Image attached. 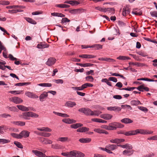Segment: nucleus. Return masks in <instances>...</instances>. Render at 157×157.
<instances>
[{
  "mask_svg": "<svg viewBox=\"0 0 157 157\" xmlns=\"http://www.w3.org/2000/svg\"><path fill=\"white\" fill-rule=\"evenodd\" d=\"M52 147L55 149H61L62 147L58 144H52Z\"/></svg>",
  "mask_w": 157,
  "mask_h": 157,
  "instance_id": "nucleus-35",
  "label": "nucleus"
},
{
  "mask_svg": "<svg viewBox=\"0 0 157 157\" xmlns=\"http://www.w3.org/2000/svg\"><path fill=\"white\" fill-rule=\"evenodd\" d=\"M95 9L101 12H105V8H102L101 7L98 6L95 7Z\"/></svg>",
  "mask_w": 157,
  "mask_h": 157,
  "instance_id": "nucleus-58",
  "label": "nucleus"
},
{
  "mask_svg": "<svg viewBox=\"0 0 157 157\" xmlns=\"http://www.w3.org/2000/svg\"><path fill=\"white\" fill-rule=\"evenodd\" d=\"M137 89L140 91H144V90L148 91H149V88L147 87H145L144 85H141L137 88Z\"/></svg>",
  "mask_w": 157,
  "mask_h": 157,
  "instance_id": "nucleus-16",
  "label": "nucleus"
},
{
  "mask_svg": "<svg viewBox=\"0 0 157 157\" xmlns=\"http://www.w3.org/2000/svg\"><path fill=\"white\" fill-rule=\"evenodd\" d=\"M48 96V93L45 91L41 94L39 96V99L40 101L42 102L44 101V99L46 98Z\"/></svg>",
  "mask_w": 157,
  "mask_h": 157,
  "instance_id": "nucleus-11",
  "label": "nucleus"
},
{
  "mask_svg": "<svg viewBox=\"0 0 157 157\" xmlns=\"http://www.w3.org/2000/svg\"><path fill=\"white\" fill-rule=\"evenodd\" d=\"M93 86V85L92 84L86 83L82 85L81 86L82 89L83 90L84 89L87 88L88 87H92Z\"/></svg>",
  "mask_w": 157,
  "mask_h": 157,
  "instance_id": "nucleus-34",
  "label": "nucleus"
},
{
  "mask_svg": "<svg viewBox=\"0 0 157 157\" xmlns=\"http://www.w3.org/2000/svg\"><path fill=\"white\" fill-rule=\"evenodd\" d=\"M11 123L20 126H24L25 124V122L23 121H11Z\"/></svg>",
  "mask_w": 157,
  "mask_h": 157,
  "instance_id": "nucleus-22",
  "label": "nucleus"
},
{
  "mask_svg": "<svg viewBox=\"0 0 157 157\" xmlns=\"http://www.w3.org/2000/svg\"><path fill=\"white\" fill-rule=\"evenodd\" d=\"M99 148L103 151H105L107 152L109 154L113 153V152L110 151V150H108V149L106 147V146L105 148H103L102 147H100Z\"/></svg>",
  "mask_w": 157,
  "mask_h": 157,
  "instance_id": "nucleus-46",
  "label": "nucleus"
},
{
  "mask_svg": "<svg viewBox=\"0 0 157 157\" xmlns=\"http://www.w3.org/2000/svg\"><path fill=\"white\" fill-rule=\"evenodd\" d=\"M10 142V140L5 139H0V143H2L3 144L7 143Z\"/></svg>",
  "mask_w": 157,
  "mask_h": 157,
  "instance_id": "nucleus-56",
  "label": "nucleus"
},
{
  "mask_svg": "<svg viewBox=\"0 0 157 157\" xmlns=\"http://www.w3.org/2000/svg\"><path fill=\"white\" fill-rule=\"evenodd\" d=\"M6 128V126L4 125H2L0 126V134H3L4 133L3 129Z\"/></svg>",
  "mask_w": 157,
  "mask_h": 157,
  "instance_id": "nucleus-62",
  "label": "nucleus"
},
{
  "mask_svg": "<svg viewBox=\"0 0 157 157\" xmlns=\"http://www.w3.org/2000/svg\"><path fill=\"white\" fill-rule=\"evenodd\" d=\"M86 81L90 82H93L94 80L93 78L91 76H86Z\"/></svg>",
  "mask_w": 157,
  "mask_h": 157,
  "instance_id": "nucleus-50",
  "label": "nucleus"
},
{
  "mask_svg": "<svg viewBox=\"0 0 157 157\" xmlns=\"http://www.w3.org/2000/svg\"><path fill=\"white\" fill-rule=\"evenodd\" d=\"M43 131L46 132H51L52 129L48 127H43Z\"/></svg>",
  "mask_w": 157,
  "mask_h": 157,
  "instance_id": "nucleus-60",
  "label": "nucleus"
},
{
  "mask_svg": "<svg viewBox=\"0 0 157 157\" xmlns=\"http://www.w3.org/2000/svg\"><path fill=\"white\" fill-rule=\"evenodd\" d=\"M116 129L117 128H122L124 127V125L118 122H115Z\"/></svg>",
  "mask_w": 157,
  "mask_h": 157,
  "instance_id": "nucleus-39",
  "label": "nucleus"
},
{
  "mask_svg": "<svg viewBox=\"0 0 157 157\" xmlns=\"http://www.w3.org/2000/svg\"><path fill=\"white\" fill-rule=\"evenodd\" d=\"M102 113L101 112L97 111H92V114H91V116H98L100 114Z\"/></svg>",
  "mask_w": 157,
  "mask_h": 157,
  "instance_id": "nucleus-51",
  "label": "nucleus"
},
{
  "mask_svg": "<svg viewBox=\"0 0 157 157\" xmlns=\"http://www.w3.org/2000/svg\"><path fill=\"white\" fill-rule=\"evenodd\" d=\"M40 135V136L44 137H48L51 135V133L48 132H42Z\"/></svg>",
  "mask_w": 157,
  "mask_h": 157,
  "instance_id": "nucleus-49",
  "label": "nucleus"
},
{
  "mask_svg": "<svg viewBox=\"0 0 157 157\" xmlns=\"http://www.w3.org/2000/svg\"><path fill=\"white\" fill-rule=\"evenodd\" d=\"M61 155L67 157H71L70 151L67 152H62L61 153Z\"/></svg>",
  "mask_w": 157,
  "mask_h": 157,
  "instance_id": "nucleus-61",
  "label": "nucleus"
},
{
  "mask_svg": "<svg viewBox=\"0 0 157 157\" xmlns=\"http://www.w3.org/2000/svg\"><path fill=\"white\" fill-rule=\"evenodd\" d=\"M77 151V150H73L70 151V157H76Z\"/></svg>",
  "mask_w": 157,
  "mask_h": 157,
  "instance_id": "nucleus-43",
  "label": "nucleus"
},
{
  "mask_svg": "<svg viewBox=\"0 0 157 157\" xmlns=\"http://www.w3.org/2000/svg\"><path fill=\"white\" fill-rule=\"evenodd\" d=\"M51 15L53 16H57L61 17H64L65 15L62 14L61 13H51Z\"/></svg>",
  "mask_w": 157,
  "mask_h": 157,
  "instance_id": "nucleus-30",
  "label": "nucleus"
},
{
  "mask_svg": "<svg viewBox=\"0 0 157 157\" xmlns=\"http://www.w3.org/2000/svg\"><path fill=\"white\" fill-rule=\"evenodd\" d=\"M10 135L13 137L17 139H21V137L20 136V133L19 134L14 133H12L10 134Z\"/></svg>",
  "mask_w": 157,
  "mask_h": 157,
  "instance_id": "nucleus-41",
  "label": "nucleus"
},
{
  "mask_svg": "<svg viewBox=\"0 0 157 157\" xmlns=\"http://www.w3.org/2000/svg\"><path fill=\"white\" fill-rule=\"evenodd\" d=\"M32 152L35 155L39 157H44L45 154H43L42 152L36 150H33Z\"/></svg>",
  "mask_w": 157,
  "mask_h": 157,
  "instance_id": "nucleus-12",
  "label": "nucleus"
},
{
  "mask_svg": "<svg viewBox=\"0 0 157 157\" xmlns=\"http://www.w3.org/2000/svg\"><path fill=\"white\" fill-rule=\"evenodd\" d=\"M131 104L133 105H137L141 104L140 101L138 100H132L131 101Z\"/></svg>",
  "mask_w": 157,
  "mask_h": 157,
  "instance_id": "nucleus-42",
  "label": "nucleus"
},
{
  "mask_svg": "<svg viewBox=\"0 0 157 157\" xmlns=\"http://www.w3.org/2000/svg\"><path fill=\"white\" fill-rule=\"evenodd\" d=\"M68 138L67 137H61L59 138L57 140V141H61L62 142H64L67 141Z\"/></svg>",
  "mask_w": 157,
  "mask_h": 157,
  "instance_id": "nucleus-32",
  "label": "nucleus"
},
{
  "mask_svg": "<svg viewBox=\"0 0 157 157\" xmlns=\"http://www.w3.org/2000/svg\"><path fill=\"white\" fill-rule=\"evenodd\" d=\"M14 143L18 147L21 148H23L22 145L20 143L17 141H14Z\"/></svg>",
  "mask_w": 157,
  "mask_h": 157,
  "instance_id": "nucleus-52",
  "label": "nucleus"
},
{
  "mask_svg": "<svg viewBox=\"0 0 157 157\" xmlns=\"http://www.w3.org/2000/svg\"><path fill=\"white\" fill-rule=\"evenodd\" d=\"M129 65H137L138 67H142L144 65V63H134L133 62H129Z\"/></svg>",
  "mask_w": 157,
  "mask_h": 157,
  "instance_id": "nucleus-38",
  "label": "nucleus"
},
{
  "mask_svg": "<svg viewBox=\"0 0 157 157\" xmlns=\"http://www.w3.org/2000/svg\"><path fill=\"white\" fill-rule=\"evenodd\" d=\"M30 84V82H21L16 83L15 85L17 86H21L24 85H27L29 84Z\"/></svg>",
  "mask_w": 157,
  "mask_h": 157,
  "instance_id": "nucleus-44",
  "label": "nucleus"
},
{
  "mask_svg": "<svg viewBox=\"0 0 157 157\" xmlns=\"http://www.w3.org/2000/svg\"><path fill=\"white\" fill-rule=\"evenodd\" d=\"M37 85L39 86L44 87H51L52 86V84L48 83H40L37 84Z\"/></svg>",
  "mask_w": 157,
  "mask_h": 157,
  "instance_id": "nucleus-40",
  "label": "nucleus"
},
{
  "mask_svg": "<svg viewBox=\"0 0 157 157\" xmlns=\"http://www.w3.org/2000/svg\"><path fill=\"white\" fill-rule=\"evenodd\" d=\"M48 46L49 45L41 43L40 44H39L37 45V47L39 48H48Z\"/></svg>",
  "mask_w": 157,
  "mask_h": 157,
  "instance_id": "nucleus-24",
  "label": "nucleus"
},
{
  "mask_svg": "<svg viewBox=\"0 0 157 157\" xmlns=\"http://www.w3.org/2000/svg\"><path fill=\"white\" fill-rule=\"evenodd\" d=\"M118 145L116 144H108L106 146V147L108 149V150H110L113 151L115 149H117V148Z\"/></svg>",
  "mask_w": 157,
  "mask_h": 157,
  "instance_id": "nucleus-13",
  "label": "nucleus"
},
{
  "mask_svg": "<svg viewBox=\"0 0 157 157\" xmlns=\"http://www.w3.org/2000/svg\"><path fill=\"white\" fill-rule=\"evenodd\" d=\"M130 12V8L129 6H127L126 7H124L123 9L122 14L124 16H126L127 14H129Z\"/></svg>",
  "mask_w": 157,
  "mask_h": 157,
  "instance_id": "nucleus-4",
  "label": "nucleus"
},
{
  "mask_svg": "<svg viewBox=\"0 0 157 157\" xmlns=\"http://www.w3.org/2000/svg\"><path fill=\"white\" fill-rule=\"evenodd\" d=\"M77 64L78 65L81 67H91L93 65V64H91L90 63H77Z\"/></svg>",
  "mask_w": 157,
  "mask_h": 157,
  "instance_id": "nucleus-27",
  "label": "nucleus"
},
{
  "mask_svg": "<svg viewBox=\"0 0 157 157\" xmlns=\"http://www.w3.org/2000/svg\"><path fill=\"white\" fill-rule=\"evenodd\" d=\"M98 60H102V61H105L107 62H114L115 60L112 59H111L110 58H100L98 59Z\"/></svg>",
  "mask_w": 157,
  "mask_h": 157,
  "instance_id": "nucleus-20",
  "label": "nucleus"
},
{
  "mask_svg": "<svg viewBox=\"0 0 157 157\" xmlns=\"http://www.w3.org/2000/svg\"><path fill=\"white\" fill-rule=\"evenodd\" d=\"M22 90H13V91H9V93H10L12 94H19L21 93L22 92Z\"/></svg>",
  "mask_w": 157,
  "mask_h": 157,
  "instance_id": "nucleus-47",
  "label": "nucleus"
},
{
  "mask_svg": "<svg viewBox=\"0 0 157 157\" xmlns=\"http://www.w3.org/2000/svg\"><path fill=\"white\" fill-rule=\"evenodd\" d=\"M8 108L10 111L13 112H17V109L15 106H12V107H8Z\"/></svg>",
  "mask_w": 157,
  "mask_h": 157,
  "instance_id": "nucleus-53",
  "label": "nucleus"
},
{
  "mask_svg": "<svg viewBox=\"0 0 157 157\" xmlns=\"http://www.w3.org/2000/svg\"><path fill=\"white\" fill-rule=\"evenodd\" d=\"M117 59L121 60H126L128 59H130V58L126 56H119L117 58Z\"/></svg>",
  "mask_w": 157,
  "mask_h": 157,
  "instance_id": "nucleus-33",
  "label": "nucleus"
},
{
  "mask_svg": "<svg viewBox=\"0 0 157 157\" xmlns=\"http://www.w3.org/2000/svg\"><path fill=\"white\" fill-rule=\"evenodd\" d=\"M133 153V151L132 149H127L123 151V154L127 156H129Z\"/></svg>",
  "mask_w": 157,
  "mask_h": 157,
  "instance_id": "nucleus-8",
  "label": "nucleus"
},
{
  "mask_svg": "<svg viewBox=\"0 0 157 157\" xmlns=\"http://www.w3.org/2000/svg\"><path fill=\"white\" fill-rule=\"evenodd\" d=\"M94 131L100 134L104 133L105 134H108V132H107L99 128H95L94 129Z\"/></svg>",
  "mask_w": 157,
  "mask_h": 157,
  "instance_id": "nucleus-17",
  "label": "nucleus"
},
{
  "mask_svg": "<svg viewBox=\"0 0 157 157\" xmlns=\"http://www.w3.org/2000/svg\"><path fill=\"white\" fill-rule=\"evenodd\" d=\"M78 111L82 113H84L86 115L91 116L92 111L88 108H82L78 109Z\"/></svg>",
  "mask_w": 157,
  "mask_h": 157,
  "instance_id": "nucleus-1",
  "label": "nucleus"
},
{
  "mask_svg": "<svg viewBox=\"0 0 157 157\" xmlns=\"http://www.w3.org/2000/svg\"><path fill=\"white\" fill-rule=\"evenodd\" d=\"M20 133L21 138H22L23 137L26 138L29 137L30 132L27 131L23 130Z\"/></svg>",
  "mask_w": 157,
  "mask_h": 157,
  "instance_id": "nucleus-10",
  "label": "nucleus"
},
{
  "mask_svg": "<svg viewBox=\"0 0 157 157\" xmlns=\"http://www.w3.org/2000/svg\"><path fill=\"white\" fill-rule=\"evenodd\" d=\"M150 13L152 17H157V11H151Z\"/></svg>",
  "mask_w": 157,
  "mask_h": 157,
  "instance_id": "nucleus-59",
  "label": "nucleus"
},
{
  "mask_svg": "<svg viewBox=\"0 0 157 157\" xmlns=\"http://www.w3.org/2000/svg\"><path fill=\"white\" fill-rule=\"evenodd\" d=\"M76 155V157H84L85 154L80 151H77Z\"/></svg>",
  "mask_w": 157,
  "mask_h": 157,
  "instance_id": "nucleus-48",
  "label": "nucleus"
},
{
  "mask_svg": "<svg viewBox=\"0 0 157 157\" xmlns=\"http://www.w3.org/2000/svg\"><path fill=\"white\" fill-rule=\"evenodd\" d=\"M100 117L106 120H109L112 118L113 116L110 114L105 113L101 115Z\"/></svg>",
  "mask_w": 157,
  "mask_h": 157,
  "instance_id": "nucleus-5",
  "label": "nucleus"
},
{
  "mask_svg": "<svg viewBox=\"0 0 157 157\" xmlns=\"http://www.w3.org/2000/svg\"><path fill=\"white\" fill-rule=\"evenodd\" d=\"M109 130H116L115 122L110 123L109 124Z\"/></svg>",
  "mask_w": 157,
  "mask_h": 157,
  "instance_id": "nucleus-29",
  "label": "nucleus"
},
{
  "mask_svg": "<svg viewBox=\"0 0 157 157\" xmlns=\"http://www.w3.org/2000/svg\"><path fill=\"white\" fill-rule=\"evenodd\" d=\"M9 100L10 101H12L16 104H20L23 102V100L17 97H14L10 98Z\"/></svg>",
  "mask_w": 157,
  "mask_h": 157,
  "instance_id": "nucleus-3",
  "label": "nucleus"
},
{
  "mask_svg": "<svg viewBox=\"0 0 157 157\" xmlns=\"http://www.w3.org/2000/svg\"><path fill=\"white\" fill-rule=\"evenodd\" d=\"M62 121L68 124H71L75 122V120H71L69 118L63 119L62 120Z\"/></svg>",
  "mask_w": 157,
  "mask_h": 157,
  "instance_id": "nucleus-26",
  "label": "nucleus"
},
{
  "mask_svg": "<svg viewBox=\"0 0 157 157\" xmlns=\"http://www.w3.org/2000/svg\"><path fill=\"white\" fill-rule=\"evenodd\" d=\"M94 157H106V155L100 154H94Z\"/></svg>",
  "mask_w": 157,
  "mask_h": 157,
  "instance_id": "nucleus-64",
  "label": "nucleus"
},
{
  "mask_svg": "<svg viewBox=\"0 0 157 157\" xmlns=\"http://www.w3.org/2000/svg\"><path fill=\"white\" fill-rule=\"evenodd\" d=\"M118 146L123 148L128 149H132V146L131 144H125L124 145H118Z\"/></svg>",
  "mask_w": 157,
  "mask_h": 157,
  "instance_id": "nucleus-18",
  "label": "nucleus"
},
{
  "mask_svg": "<svg viewBox=\"0 0 157 157\" xmlns=\"http://www.w3.org/2000/svg\"><path fill=\"white\" fill-rule=\"evenodd\" d=\"M56 62V59L53 58H50L46 62V64L50 66L53 65Z\"/></svg>",
  "mask_w": 157,
  "mask_h": 157,
  "instance_id": "nucleus-7",
  "label": "nucleus"
},
{
  "mask_svg": "<svg viewBox=\"0 0 157 157\" xmlns=\"http://www.w3.org/2000/svg\"><path fill=\"white\" fill-rule=\"evenodd\" d=\"M124 134L127 136L134 135H135L134 130L130 131L125 132H124Z\"/></svg>",
  "mask_w": 157,
  "mask_h": 157,
  "instance_id": "nucleus-28",
  "label": "nucleus"
},
{
  "mask_svg": "<svg viewBox=\"0 0 157 157\" xmlns=\"http://www.w3.org/2000/svg\"><path fill=\"white\" fill-rule=\"evenodd\" d=\"M79 4V3L77 1L70 0V3L69 4L73 6L75 5H78Z\"/></svg>",
  "mask_w": 157,
  "mask_h": 157,
  "instance_id": "nucleus-54",
  "label": "nucleus"
},
{
  "mask_svg": "<svg viewBox=\"0 0 157 157\" xmlns=\"http://www.w3.org/2000/svg\"><path fill=\"white\" fill-rule=\"evenodd\" d=\"M91 139L90 138H82L79 139V141L82 143H88L91 141Z\"/></svg>",
  "mask_w": 157,
  "mask_h": 157,
  "instance_id": "nucleus-21",
  "label": "nucleus"
},
{
  "mask_svg": "<svg viewBox=\"0 0 157 157\" xmlns=\"http://www.w3.org/2000/svg\"><path fill=\"white\" fill-rule=\"evenodd\" d=\"M25 19L28 22L31 24H36V22L35 21L30 18L26 17V18Z\"/></svg>",
  "mask_w": 157,
  "mask_h": 157,
  "instance_id": "nucleus-37",
  "label": "nucleus"
},
{
  "mask_svg": "<svg viewBox=\"0 0 157 157\" xmlns=\"http://www.w3.org/2000/svg\"><path fill=\"white\" fill-rule=\"evenodd\" d=\"M138 108L140 110L145 112H147L148 111V109L146 107L143 106H138Z\"/></svg>",
  "mask_w": 157,
  "mask_h": 157,
  "instance_id": "nucleus-55",
  "label": "nucleus"
},
{
  "mask_svg": "<svg viewBox=\"0 0 157 157\" xmlns=\"http://www.w3.org/2000/svg\"><path fill=\"white\" fill-rule=\"evenodd\" d=\"M122 123L125 124L131 123L133 122V121L131 119L128 118H124L121 121Z\"/></svg>",
  "mask_w": 157,
  "mask_h": 157,
  "instance_id": "nucleus-23",
  "label": "nucleus"
},
{
  "mask_svg": "<svg viewBox=\"0 0 157 157\" xmlns=\"http://www.w3.org/2000/svg\"><path fill=\"white\" fill-rule=\"evenodd\" d=\"M5 130L6 131H11L13 132H16V131L17 130V129H16L6 126V128H5Z\"/></svg>",
  "mask_w": 157,
  "mask_h": 157,
  "instance_id": "nucleus-45",
  "label": "nucleus"
},
{
  "mask_svg": "<svg viewBox=\"0 0 157 157\" xmlns=\"http://www.w3.org/2000/svg\"><path fill=\"white\" fill-rule=\"evenodd\" d=\"M83 126V124H82L80 123H76L75 124H71V127L72 128H77L80 127H81Z\"/></svg>",
  "mask_w": 157,
  "mask_h": 157,
  "instance_id": "nucleus-31",
  "label": "nucleus"
},
{
  "mask_svg": "<svg viewBox=\"0 0 157 157\" xmlns=\"http://www.w3.org/2000/svg\"><path fill=\"white\" fill-rule=\"evenodd\" d=\"M25 95L28 97L33 98H38V96L32 92L27 91L25 93Z\"/></svg>",
  "mask_w": 157,
  "mask_h": 157,
  "instance_id": "nucleus-6",
  "label": "nucleus"
},
{
  "mask_svg": "<svg viewBox=\"0 0 157 157\" xmlns=\"http://www.w3.org/2000/svg\"><path fill=\"white\" fill-rule=\"evenodd\" d=\"M105 12H107L108 14H113L115 13V10L113 8H105Z\"/></svg>",
  "mask_w": 157,
  "mask_h": 157,
  "instance_id": "nucleus-19",
  "label": "nucleus"
},
{
  "mask_svg": "<svg viewBox=\"0 0 157 157\" xmlns=\"http://www.w3.org/2000/svg\"><path fill=\"white\" fill-rule=\"evenodd\" d=\"M89 128L85 127H82L79 128L77 130V131L78 132H85L86 131H89Z\"/></svg>",
  "mask_w": 157,
  "mask_h": 157,
  "instance_id": "nucleus-25",
  "label": "nucleus"
},
{
  "mask_svg": "<svg viewBox=\"0 0 157 157\" xmlns=\"http://www.w3.org/2000/svg\"><path fill=\"white\" fill-rule=\"evenodd\" d=\"M107 109L108 110L110 111H115L117 112H119L121 111V108L119 107L118 106H110L107 107Z\"/></svg>",
  "mask_w": 157,
  "mask_h": 157,
  "instance_id": "nucleus-9",
  "label": "nucleus"
},
{
  "mask_svg": "<svg viewBox=\"0 0 157 157\" xmlns=\"http://www.w3.org/2000/svg\"><path fill=\"white\" fill-rule=\"evenodd\" d=\"M20 110L22 111H27L29 110V108L24 105H17L16 106Z\"/></svg>",
  "mask_w": 157,
  "mask_h": 157,
  "instance_id": "nucleus-14",
  "label": "nucleus"
},
{
  "mask_svg": "<svg viewBox=\"0 0 157 157\" xmlns=\"http://www.w3.org/2000/svg\"><path fill=\"white\" fill-rule=\"evenodd\" d=\"M76 105V104L75 102L68 101L66 103L65 105L69 107H73Z\"/></svg>",
  "mask_w": 157,
  "mask_h": 157,
  "instance_id": "nucleus-15",
  "label": "nucleus"
},
{
  "mask_svg": "<svg viewBox=\"0 0 157 157\" xmlns=\"http://www.w3.org/2000/svg\"><path fill=\"white\" fill-rule=\"evenodd\" d=\"M135 135L140 133L143 134H150L152 133L153 132L147 130L137 129L134 130Z\"/></svg>",
  "mask_w": 157,
  "mask_h": 157,
  "instance_id": "nucleus-2",
  "label": "nucleus"
},
{
  "mask_svg": "<svg viewBox=\"0 0 157 157\" xmlns=\"http://www.w3.org/2000/svg\"><path fill=\"white\" fill-rule=\"evenodd\" d=\"M52 143V141L51 140L46 138L44 144H50Z\"/></svg>",
  "mask_w": 157,
  "mask_h": 157,
  "instance_id": "nucleus-63",
  "label": "nucleus"
},
{
  "mask_svg": "<svg viewBox=\"0 0 157 157\" xmlns=\"http://www.w3.org/2000/svg\"><path fill=\"white\" fill-rule=\"evenodd\" d=\"M102 46L100 44H95L90 46V47L94 48L96 49H99L102 48Z\"/></svg>",
  "mask_w": 157,
  "mask_h": 157,
  "instance_id": "nucleus-36",
  "label": "nucleus"
},
{
  "mask_svg": "<svg viewBox=\"0 0 157 157\" xmlns=\"http://www.w3.org/2000/svg\"><path fill=\"white\" fill-rule=\"evenodd\" d=\"M80 10L79 9H73L72 10H70L69 11V12L72 14H75L76 13H77L78 11H79Z\"/></svg>",
  "mask_w": 157,
  "mask_h": 157,
  "instance_id": "nucleus-57",
  "label": "nucleus"
}]
</instances>
